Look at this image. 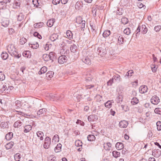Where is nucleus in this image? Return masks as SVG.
<instances>
[{
  "label": "nucleus",
  "mask_w": 161,
  "mask_h": 161,
  "mask_svg": "<svg viewBox=\"0 0 161 161\" xmlns=\"http://www.w3.org/2000/svg\"><path fill=\"white\" fill-rule=\"evenodd\" d=\"M9 24V20L7 19H3L2 22V25L4 27H7Z\"/></svg>",
  "instance_id": "obj_16"
},
{
  "label": "nucleus",
  "mask_w": 161,
  "mask_h": 161,
  "mask_svg": "<svg viewBox=\"0 0 161 161\" xmlns=\"http://www.w3.org/2000/svg\"><path fill=\"white\" fill-rule=\"evenodd\" d=\"M147 86L145 85L142 86L139 88V92L142 94L146 92L147 91Z\"/></svg>",
  "instance_id": "obj_10"
},
{
  "label": "nucleus",
  "mask_w": 161,
  "mask_h": 161,
  "mask_svg": "<svg viewBox=\"0 0 161 161\" xmlns=\"http://www.w3.org/2000/svg\"><path fill=\"white\" fill-rule=\"evenodd\" d=\"M6 5L2 1L0 2V9H3L5 8Z\"/></svg>",
  "instance_id": "obj_60"
},
{
  "label": "nucleus",
  "mask_w": 161,
  "mask_h": 161,
  "mask_svg": "<svg viewBox=\"0 0 161 161\" xmlns=\"http://www.w3.org/2000/svg\"><path fill=\"white\" fill-rule=\"evenodd\" d=\"M19 113H18V114H20L23 116H24L25 117H26L27 116H30V115H28L26 113H25L23 112H17Z\"/></svg>",
  "instance_id": "obj_61"
},
{
  "label": "nucleus",
  "mask_w": 161,
  "mask_h": 161,
  "mask_svg": "<svg viewBox=\"0 0 161 161\" xmlns=\"http://www.w3.org/2000/svg\"><path fill=\"white\" fill-rule=\"evenodd\" d=\"M123 97L122 94H118L117 98V102L118 103H119L123 101Z\"/></svg>",
  "instance_id": "obj_34"
},
{
  "label": "nucleus",
  "mask_w": 161,
  "mask_h": 161,
  "mask_svg": "<svg viewBox=\"0 0 161 161\" xmlns=\"http://www.w3.org/2000/svg\"><path fill=\"white\" fill-rule=\"evenodd\" d=\"M66 35L69 39H71L73 37V34L70 30H68L66 32Z\"/></svg>",
  "instance_id": "obj_36"
},
{
  "label": "nucleus",
  "mask_w": 161,
  "mask_h": 161,
  "mask_svg": "<svg viewBox=\"0 0 161 161\" xmlns=\"http://www.w3.org/2000/svg\"><path fill=\"white\" fill-rule=\"evenodd\" d=\"M14 144V142H11L6 145L5 147L7 149H10L13 147Z\"/></svg>",
  "instance_id": "obj_28"
},
{
  "label": "nucleus",
  "mask_w": 161,
  "mask_h": 161,
  "mask_svg": "<svg viewBox=\"0 0 161 161\" xmlns=\"http://www.w3.org/2000/svg\"><path fill=\"white\" fill-rule=\"evenodd\" d=\"M97 119V116L96 114L90 115L88 117V120L90 122L93 121L94 120Z\"/></svg>",
  "instance_id": "obj_15"
},
{
  "label": "nucleus",
  "mask_w": 161,
  "mask_h": 161,
  "mask_svg": "<svg viewBox=\"0 0 161 161\" xmlns=\"http://www.w3.org/2000/svg\"><path fill=\"white\" fill-rule=\"evenodd\" d=\"M58 36L56 34H53L50 36V39L52 41H54L58 38Z\"/></svg>",
  "instance_id": "obj_48"
},
{
  "label": "nucleus",
  "mask_w": 161,
  "mask_h": 161,
  "mask_svg": "<svg viewBox=\"0 0 161 161\" xmlns=\"http://www.w3.org/2000/svg\"><path fill=\"white\" fill-rule=\"evenodd\" d=\"M8 32L10 35H12L14 32V30L12 28H9L8 29Z\"/></svg>",
  "instance_id": "obj_63"
},
{
  "label": "nucleus",
  "mask_w": 161,
  "mask_h": 161,
  "mask_svg": "<svg viewBox=\"0 0 161 161\" xmlns=\"http://www.w3.org/2000/svg\"><path fill=\"white\" fill-rule=\"evenodd\" d=\"M159 98L156 95L153 96L151 99V103L154 105H157L160 102Z\"/></svg>",
  "instance_id": "obj_4"
},
{
  "label": "nucleus",
  "mask_w": 161,
  "mask_h": 161,
  "mask_svg": "<svg viewBox=\"0 0 161 161\" xmlns=\"http://www.w3.org/2000/svg\"><path fill=\"white\" fill-rule=\"evenodd\" d=\"M67 57L65 55H62L58 58V61L60 64H63L66 62L67 60Z\"/></svg>",
  "instance_id": "obj_6"
},
{
  "label": "nucleus",
  "mask_w": 161,
  "mask_h": 161,
  "mask_svg": "<svg viewBox=\"0 0 161 161\" xmlns=\"http://www.w3.org/2000/svg\"><path fill=\"white\" fill-rule=\"evenodd\" d=\"M139 100L136 97H133L131 101V104L134 105L137 104L139 102Z\"/></svg>",
  "instance_id": "obj_29"
},
{
  "label": "nucleus",
  "mask_w": 161,
  "mask_h": 161,
  "mask_svg": "<svg viewBox=\"0 0 161 161\" xmlns=\"http://www.w3.org/2000/svg\"><path fill=\"white\" fill-rule=\"evenodd\" d=\"M53 140H54L55 142H58L59 141V137L58 135H55L53 138Z\"/></svg>",
  "instance_id": "obj_55"
},
{
  "label": "nucleus",
  "mask_w": 161,
  "mask_h": 161,
  "mask_svg": "<svg viewBox=\"0 0 161 161\" xmlns=\"http://www.w3.org/2000/svg\"><path fill=\"white\" fill-rule=\"evenodd\" d=\"M29 46L34 49H36L39 47V45L37 42H35L29 44Z\"/></svg>",
  "instance_id": "obj_23"
},
{
  "label": "nucleus",
  "mask_w": 161,
  "mask_h": 161,
  "mask_svg": "<svg viewBox=\"0 0 161 161\" xmlns=\"http://www.w3.org/2000/svg\"><path fill=\"white\" fill-rule=\"evenodd\" d=\"M122 11L123 10L121 8H118L116 11V14L119 15H122Z\"/></svg>",
  "instance_id": "obj_54"
},
{
  "label": "nucleus",
  "mask_w": 161,
  "mask_h": 161,
  "mask_svg": "<svg viewBox=\"0 0 161 161\" xmlns=\"http://www.w3.org/2000/svg\"><path fill=\"white\" fill-rule=\"evenodd\" d=\"M112 144L110 142L104 143L103 144L104 149L106 150L109 151L111 150Z\"/></svg>",
  "instance_id": "obj_13"
},
{
  "label": "nucleus",
  "mask_w": 161,
  "mask_h": 161,
  "mask_svg": "<svg viewBox=\"0 0 161 161\" xmlns=\"http://www.w3.org/2000/svg\"><path fill=\"white\" fill-rule=\"evenodd\" d=\"M113 156L115 158L120 156V153L116 151H114L112 152Z\"/></svg>",
  "instance_id": "obj_32"
},
{
  "label": "nucleus",
  "mask_w": 161,
  "mask_h": 161,
  "mask_svg": "<svg viewBox=\"0 0 161 161\" xmlns=\"http://www.w3.org/2000/svg\"><path fill=\"white\" fill-rule=\"evenodd\" d=\"M110 34V32L109 30H107L104 31L103 35L104 37H107Z\"/></svg>",
  "instance_id": "obj_33"
},
{
  "label": "nucleus",
  "mask_w": 161,
  "mask_h": 161,
  "mask_svg": "<svg viewBox=\"0 0 161 161\" xmlns=\"http://www.w3.org/2000/svg\"><path fill=\"white\" fill-rule=\"evenodd\" d=\"M98 54L103 56L106 53L105 50L103 49L101 47H98L97 49Z\"/></svg>",
  "instance_id": "obj_11"
},
{
  "label": "nucleus",
  "mask_w": 161,
  "mask_h": 161,
  "mask_svg": "<svg viewBox=\"0 0 161 161\" xmlns=\"http://www.w3.org/2000/svg\"><path fill=\"white\" fill-rule=\"evenodd\" d=\"M27 39L24 37L20 38L19 40V42L21 45H23L27 41Z\"/></svg>",
  "instance_id": "obj_42"
},
{
  "label": "nucleus",
  "mask_w": 161,
  "mask_h": 161,
  "mask_svg": "<svg viewBox=\"0 0 161 161\" xmlns=\"http://www.w3.org/2000/svg\"><path fill=\"white\" fill-rule=\"evenodd\" d=\"M113 80H114L115 81L120 82L121 80L120 76L118 74H116L115 75H114L112 78Z\"/></svg>",
  "instance_id": "obj_20"
},
{
  "label": "nucleus",
  "mask_w": 161,
  "mask_h": 161,
  "mask_svg": "<svg viewBox=\"0 0 161 161\" xmlns=\"http://www.w3.org/2000/svg\"><path fill=\"white\" fill-rule=\"evenodd\" d=\"M161 30V25H158L155 26L154 28V31L156 32H159Z\"/></svg>",
  "instance_id": "obj_51"
},
{
  "label": "nucleus",
  "mask_w": 161,
  "mask_h": 161,
  "mask_svg": "<svg viewBox=\"0 0 161 161\" xmlns=\"http://www.w3.org/2000/svg\"><path fill=\"white\" fill-rule=\"evenodd\" d=\"M81 23V30L82 31H84L85 26V20H82Z\"/></svg>",
  "instance_id": "obj_58"
},
{
  "label": "nucleus",
  "mask_w": 161,
  "mask_h": 161,
  "mask_svg": "<svg viewBox=\"0 0 161 161\" xmlns=\"http://www.w3.org/2000/svg\"><path fill=\"white\" fill-rule=\"evenodd\" d=\"M77 49V46L75 45H73L71 46L70 47V49L71 51L73 53H75Z\"/></svg>",
  "instance_id": "obj_35"
},
{
  "label": "nucleus",
  "mask_w": 161,
  "mask_h": 161,
  "mask_svg": "<svg viewBox=\"0 0 161 161\" xmlns=\"http://www.w3.org/2000/svg\"><path fill=\"white\" fill-rule=\"evenodd\" d=\"M133 73L134 72L132 70H129L126 73L125 76L131 77Z\"/></svg>",
  "instance_id": "obj_45"
},
{
  "label": "nucleus",
  "mask_w": 161,
  "mask_h": 161,
  "mask_svg": "<svg viewBox=\"0 0 161 161\" xmlns=\"http://www.w3.org/2000/svg\"><path fill=\"white\" fill-rule=\"evenodd\" d=\"M24 132L25 133H27L31 130L32 127L30 125H27L24 127Z\"/></svg>",
  "instance_id": "obj_19"
},
{
  "label": "nucleus",
  "mask_w": 161,
  "mask_h": 161,
  "mask_svg": "<svg viewBox=\"0 0 161 161\" xmlns=\"http://www.w3.org/2000/svg\"><path fill=\"white\" fill-rule=\"evenodd\" d=\"M124 42V38L123 36L120 35L118 38V44L119 45H121L123 44Z\"/></svg>",
  "instance_id": "obj_31"
},
{
  "label": "nucleus",
  "mask_w": 161,
  "mask_h": 161,
  "mask_svg": "<svg viewBox=\"0 0 161 161\" xmlns=\"http://www.w3.org/2000/svg\"><path fill=\"white\" fill-rule=\"evenodd\" d=\"M75 145L77 147H82V143L81 141L80 140H77L75 142Z\"/></svg>",
  "instance_id": "obj_43"
},
{
  "label": "nucleus",
  "mask_w": 161,
  "mask_h": 161,
  "mask_svg": "<svg viewBox=\"0 0 161 161\" xmlns=\"http://www.w3.org/2000/svg\"><path fill=\"white\" fill-rule=\"evenodd\" d=\"M161 155V151L159 149H155L153 151L152 155L155 158H158Z\"/></svg>",
  "instance_id": "obj_8"
},
{
  "label": "nucleus",
  "mask_w": 161,
  "mask_h": 161,
  "mask_svg": "<svg viewBox=\"0 0 161 161\" xmlns=\"http://www.w3.org/2000/svg\"><path fill=\"white\" fill-rule=\"evenodd\" d=\"M24 16L21 13L17 15V20L19 21H21L24 18Z\"/></svg>",
  "instance_id": "obj_39"
},
{
  "label": "nucleus",
  "mask_w": 161,
  "mask_h": 161,
  "mask_svg": "<svg viewBox=\"0 0 161 161\" xmlns=\"http://www.w3.org/2000/svg\"><path fill=\"white\" fill-rule=\"evenodd\" d=\"M42 58L45 61H48L49 60L50 58L49 54H44L42 56Z\"/></svg>",
  "instance_id": "obj_40"
},
{
  "label": "nucleus",
  "mask_w": 161,
  "mask_h": 161,
  "mask_svg": "<svg viewBox=\"0 0 161 161\" xmlns=\"http://www.w3.org/2000/svg\"><path fill=\"white\" fill-rule=\"evenodd\" d=\"M51 142V139L48 137L45 138V142L43 144V147L47 149L49 147Z\"/></svg>",
  "instance_id": "obj_5"
},
{
  "label": "nucleus",
  "mask_w": 161,
  "mask_h": 161,
  "mask_svg": "<svg viewBox=\"0 0 161 161\" xmlns=\"http://www.w3.org/2000/svg\"><path fill=\"white\" fill-rule=\"evenodd\" d=\"M56 157L53 156V155L50 156L48 158V161H54L55 160Z\"/></svg>",
  "instance_id": "obj_57"
},
{
  "label": "nucleus",
  "mask_w": 161,
  "mask_h": 161,
  "mask_svg": "<svg viewBox=\"0 0 161 161\" xmlns=\"http://www.w3.org/2000/svg\"><path fill=\"white\" fill-rule=\"evenodd\" d=\"M47 70V68L45 66L42 67L40 69V70L38 72V74L39 75H41L42 74L45 73Z\"/></svg>",
  "instance_id": "obj_24"
},
{
  "label": "nucleus",
  "mask_w": 161,
  "mask_h": 161,
  "mask_svg": "<svg viewBox=\"0 0 161 161\" xmlns=\"http://www.w3.org/2000/svg\"><path fill=\"white\" fill-rule=\"evenodd\" d=\"M49 56L50 58L49 60H52L53 61L54 60L56 59V54L53 52H51L49 53Z\"/></svg>",
  "instance_id": "obj_18"
},
{
  "label": "nucleus",
  "mask_w": 161,
  "mask_h": 161,
  "mask_svg": "<svg viewBox=\"0 0 161 161\" xmlns=\"http://www.w3.org/2000/svg\"><path fill=\"white\" fill-rule=\"evenodd\" d=\"M32 141L33 143L37 146L42 145L43 142V140H40L39 138L34 137H33Z\"/></svg>",
  "instance_id": "obj_3"
},
{
  "label": "nucleus",
  "mask_w": 161,
  "mask_h": 161,
  "mask_svg": "<svg viewBox=\"0 0 161 161\" xmlns=\"http://www.w3.org/2000/svg\"><path fill=\"white\" fill-rule=\"evenodd\" d=\"M9 124L8 121L2 122L0 123V127L3 129L8 128L9 127Z\"/></svg>",
  "instance_id": "obj_9"
},
{
  "label": "nucleus",
  "mask_w": 161,
  "mask_h": 161,
  "mask_svg": "<svg viewBox=\"0 0 161 161\" xmlns=\"http://www.w3.org/2000/svg\"><path fill=\"white\" fill-rule=\"evenodd\" d=\"M62 145L59 143L58 144L57 146L54 148V151L55 152L58 153L61 150Z\"/></svg>",
  "instance_id": "obj_27"
},
{
  "label": "nucleus",
  "mask_w": 161,
  "mask_h": 161,
  "mask_svg": "<svg viewBox=\"0 0 161 161\" xmlns=\"http://www.w3.org/2000/svg\"><path fill=\"white\" fill-rule=\"evenodd\" d=\"M154 112L156 114H161V108H156L154 110Z\"/></svg>",
  "instance_id": "obj_56"
},
{
  "label": "nucleus",
  "mask_w": 161,
  "mask_h": 161,
  "mask_svg": "<svg viewBox=\"0 0 161 161\" xmlns=\"http://www.w3.org/2000/svg\"><path fill=\"white\" fill-rule=\"evenodd\" d=\"M124 33L127 35H129L130 33V30L129 28L125 29L124 31Z\"/></svg>",
  "instance_id": "obj_50"
},
{
  "label": "nucleus",
  "mask_w": 161,
  "mask_h": 161,
  "mask_svg": "<svg viewBox=\"0 0 161 161\" xmlns=\"http://www.w3.org/2000/svg\"><path fill=\"white\" fill-rule=\"evenodd\" d=\"M0 74V80H3L5 79V76L4 74L1 72Z\"/></svg>",
  "instance_id": "obj_62"
},
{
  "label": "nucleus",
  "mask_w": 161,
  "mask_h": 161,
  "mask_svg": "<svg viewBox=\"0 0 161 161\" xmlns=\"http://www.w3.org/2000/svg\"><path fill=\"white\" fill-rule=\"evenodd\" d=\"M54 73L52 71H48L46 74V76L50 78H52L53 77V75H54Z\"/></svg>",
  "instance_id": "obj_47"
},
{
  "label": "nucleus",
  "mask_w": 161,
  "mask_h": 161,
  "mask_svg": "<svg viewBox=\"0 0 161 161\" xmlns=\"http://www.w3.org/2000/svg\"><path fill=\"white\" fill-rule=\"evenodd\" d=\"M151 69L153 72H155L157 70V68L156 67L155 65H153V66L151 67Z\"/></svg>",
  "instance_id": "obj_64"
},
{
  "label": "nucleus",
  "mask_w": 161,
  "mask_h": 161,
  "mask_svg": "<svg viewBox=\"0 0 161 161\" xmlns=\"http://www.w3.org/2000/svg\"><path fill=\"white\" fill-rule=\"evenodd\" d=\"M95 98L97 101L100 102L101 101L102 96L100 95H97L96 96Z\"/></svg>",
  "instance_id": "obj_59"
},
{
  "label": "nucleus",
  "mask_w": 161,
  "mask_h": 161,
  "mask_svg": "<svg viewBox=\"0 0 161 161\" xmlns=\"http://www.w3.org/2000/svg\"><path fill=\"white\" fill-rule=\"evenodd\" d=\"M8 57V54L6 52H3L1 54V57L3 60H6Z\"/></svg>",
  "instance_id": "obj_30"
},
{
  "label": "nucleus",
  "mask_w": 161,
  "mask_h": 161,
  "mask_svg": "<svg viewBox=\"0 0 161 161\" xmlns=\"http://www.w3.org/2000/svg\"><path fill=\"white\" fill-rule=\"evenodd\" d=\"M128 125V123L125 120L121 121L119 122V125L121 128H125Z\"/></svg>",
  "instance_id": "obj_12"
},
{
  "label": "nucleus",
  "mask_w": 161,
  "mask_h": 161,
  "mask_svg": "<svg viewBox=\"0 0 161 161\" xmlns=\"http://www.w3.org/2000/svg\"><path fill=\"white\" fill-rule=\"evenodd\" d=\"M22 125L21 122L19 121L15 122L14 125V127H18L21 126Z\"/></svg>",
  "instance_id": "obj_38"
},
{
  "label": "nucleus",
  "mask_w": 161,
  "mask_h": 161,
  "mask_svg": "<svg viewBox=\"0 0 161 161\" xmlns=\"http://www.w3.org/2000/svg\"><path fill=\"white\" fill-rule=\"evenodd\" d=\"M6 86L5 85H3V83L0 82V94L3 93H8V89L6 90Z\"/></svg>",
  "instance_id": "obj_7"
},
{
  "label": "nucleus",
  "mask_w": 161,
  "mask_h": 161,
  "mask_svg": "<svg viewBox=\"0 0 161 161\" xmlns=\"http://www.w3.org/2000/svg\"><path fill=\"white\" fill-rule=\"evenodd\" d=\"M115 147L118 150H120L124 148V146L123 143L120 142H118L116 144Z\"/></svg>",
  "instance_id": "obj_17"
},
{
  "label": "nucleus",
  "mask_w": 161,
  "mask_h": 161,
  "mask_svg": "<svg viewBox=\"0 0 161 161\" xmlns=\"http://www.w3.org/2000/svg\"><path fill=\"white\" fill-rule=\"evenodd\" d=\"M36 135L41 140H43L44 136V133L43 132L41 131H38L36 133Z\"/></svg>",
  "instance_id": "obj_25"
},
{
  "label": "nucleus",
  "mask_w": 161,
  "mask_h": 161,
  "mask_svg": "<svg viewBox=\"0 0 161 161\" xmlns=\"http://www.w3.org/2000/svg\"><path fill=\"white\" fill-rule=\"evenodd\" d=\"M157 129L158 130H161V122L160 121H158L156 123Z\"/></svg>",
  "instance_id": "obj_53"
},
{
  "label": "nucleus",
  "mask_w": 161,
  "mask_h": 161,
  "mask_svg": "<svg viewBox=\"0 0 161 161\" xmlns=\"http://www.w3.org/2000/svg\"><path fill=\"white\" fill-rule=\"evenodd\" d=\"M42 22H40L35 24L34 25V26L35 28H39L42 27L43 25Z\"/></svg>",
  "instance_id": "obj_44"
},
{
  "label": "nucleus",
  "mask_w": 161,
  "mask_h": 161,
  "mask_svg": "<svg viewBox=\"0 0 161 161\" xmlns=\"http://www.w3.org/2000/svg\"><path fill=\"white\" fill-rule=\"evenodd\" d=\"M47 111V109L46 108H42L39 110L37 112V114L38 115H40L42 114H44L45 113H46Z\"/></svg>",
  "instance_id": "obj_21"
},
{
  "label": "nucleus",
  "mask_w": 161,
  "mask_h": 161,
  "mask_svg": "<svg viewBox=\"0 0 161 161\" xmlns=\"http://www.w3.org/2000/svg\"><path fill=\"white\" fill-rule=\"evenodd\" d=\"M82 60L84 63L90 65L91 64L90 59L87 57H84L82 58Z\"/></svg>",
  "instance_id": "obj_14"
},
{
  "label": "nucleus",
  "mask_w": 161,
  "mask_h": 161,
  "mask_svg": "<svg viewBox=\"0 0 161 161\" xmlns=\"http://www.w3.org/2000/svg\"><path fill=\"white\" fill-rule=\"evenodd\" d=\"M13 134L12 132H9L5 136V138L7 140H10L13 137Z\"/></svg>",
  "instance_id": "obj_26"
},
{
  "label": "nucleus",
  "mask_w": 161,
  "mask_h": 161,
  "mask_svg": "<svg viewBox=\"0 0 161 161\" xmlns=\"http://www.w3.org/2000/svg\"><path fill=\"white\" fill-rule=\"evenodd\" d=\"M88 140L89 141H92L95 140L96 138L94 136L92 135H90L87 136Z\"/></svg>",
  "instance_id": "obj_37"
},
{
  "label": "nucleus",
  "mask_w": 161,
  "mask_h": 161,
  "mask_svg": "<svg viewBox=\"0 0 161 161\" xmlns=\"http://www.w3.org/2000/svg\"><path fill=\"white\" fill-rule=\"evenodd\" d=\"M32 3L35 7L36 8L38 7L39 4L38 0H32Z\"/></svg>",
  "instance_id": "obj_52"
},
{
  "label": "nucleus",
  "mask_w": 161,
  "mask_h": 161,
  "mask_svg": "<svg viewBox=\"0 0 161 161\" xmlns=\"http://www.w3.org/2000/svg\"><path fill=\"white\" fill-rule=\"evenodd\" d=\"M121 22L123 24L125 25L128 23V20L127 18L125 17L121 19Z\"/></svg>",
  "instance_id": "obj_49"
},
{
  "label": "nucleus",
  "mask_w": 161,
  "mask_h": 161,
  "mask_svg": "<svg viewBox=\"0 0 161 161\" xmlns=\"http://www.w3.org/2000/svg\"><path fill=\"white\" fill-rule=\"evenodd\" d=\"M55 21V19H51L48 20L47 22V24L49 27H52L53 25L54 22Z\"/></svg>",
  "instance_id": "obj_22"
},
{
  "label": "nucleus",
  "mask_w": 161,
  "mask_h": 161,
  "mask_svg": "<svg viewBox=\"0 0 161 161\" xmlns=\"http://www.w3.org/2000/svg\"><path fill=\"white\" fill-rule=\"evenodd\" d=\"M21 156L19 153H17L14 155V159L16 161H20L19 159Z\"/></svg>",
  "instance_id": "obj_41"
},
{
  "label": "nucleus",
  "mask_w": 161,
  "mask_h": 161,
  "mask_svg": "<svg viewBox=\"0 0 161 161\" xmlns=\"http://www.w3.org/2000/svg\"><path fill=\"white\" fill-rule=\"evenodd\" d=\"M7 50L9 53L12 56L17 58H19L21 57V54L18 53L13 45L11 44L8 45L7 47Z\"/></svg>",
  "instance_id": "obj_1"
},
{
  "label": "nucleus",
  "mask_w": 161,
  "mask_h": 161,
  "mask_svg": "<svg viewBox=\"0 0 161 161\" xmlns=\"http://www.w3.org/2000/svg\"><path fill=\"white\" fill-rule=\"evenodd\" d=\"M147 28L145 25H142L141 26L140 25H139L136 30V36H137L139 35V32L140 31H141L142 33L143 34H145L147 32Z\"/></svg>",
  "instance_id": "obj_2"
},
{
  "label": "nucleus",
  "mask_w": 161,
  "mask_h": 161,
  "mask_svg": "<svg viewBox=\"0 0 161 161\" xmlns=\"http://www.w3.org/2000/svg\"><path fill=\"white\" fill-rule=\"evenodd\" d=\"M112 106V103L110 101H108L105 103V106L107 108H110Z\"/></svg>",
  "instance_id": "obj_46"
}]
</instances>
